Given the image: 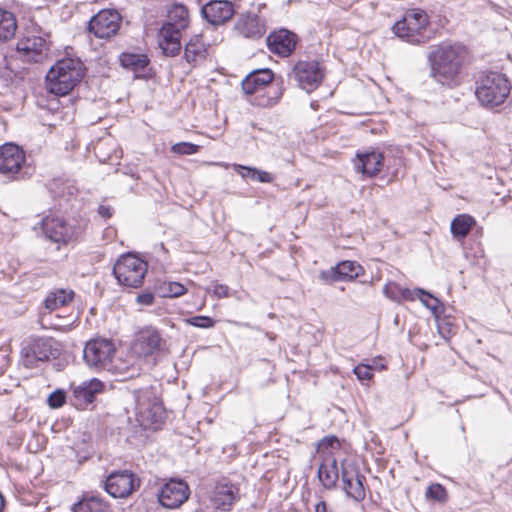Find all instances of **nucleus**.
I'll list each match as a JSON object with an SVG mask.
<instances>
[{
    "instance_id": "1",
    "label": "nucleus",
    "mask_w": 512,
    "mask_h": 512,
    "mask_svg": "<svg viewBox=\"0 0 512 512\" xmlns=\"http://www.w3.org/2000/svg\"><path fill=\"white\" fill-rule=\"evenodd\" d=\"M431 74L433 78L448 86L458 83L461 69L460 48L452 45H440L429 54Z\"/></svg>"
},
{
    "instance_id": "2",
    "label": "nucleus",
    "mask_w": 512,
    "mask_h": 512,
    "mask_svg": "<svg viewBox=\"0 0 512 512\" xmlns=\"http://www.w3.org/2000/svg\"><path fill=\"white\" fill-rule=\"evenodd\" d=\"M84 76L82 62L78 58H63L58 60L46 75V86L49 92L67 95Z\"/></svg>"
},
{
    "instance_id": "3",
    "label": "nucleus",
    "mask_w": 512,
    "mask_h": 512,
    "mask_svg": "<svg viewBox=\"0 0 512 512\" xmlns=\"http://www.w3.org/2000/svg\"><path fill=\"white\" fill-rule=\"evenodd\" d=\"M429 17L423 10H409L393 26V32L409 43H424L429 40L427 28Z\"/></svg>"
},
{
    "instance_id": "4",
    "label": "nucleus",
    "mask_w": 512,
    "mask_h": 512,
    "mask_svg": "<svg viewBox=\"0 0 512 512\" xmlns=\"http://www.w3.org/2000/svg\"><path fill=\"white\" fill-rule=\"evenodd\" d=\"M510 93L508 79L501 73L491 72L480 78L476 97L483 106L501 105Z\"/></svg>"
},
{
    "instance_id": "5",
    "label": "nucleus",
    "mask_w": 512,
    "mask_h": 512,
    "mask_svg": "<svg viewBox=\"0 0 512 512\" xmlns=\"http://www.w3.org/2000/svg\"><path fill=\"white\" fill-rule=\"evenodd\" d=\"M148 265L132 253L119 257L113 267V274L121 286L138 288L143 284Z\"/></svg>"
},
{
    "instance_id": "6",
    "label": "nucleus",
    "mask_w": 512,
    "mask_h": 512,
    "mask_svg": "<svg viewBox=\"0 0 512 512\" xmlns=\"http://www.w3.org/2000/svg\"><path fill=\"white\" fill-rule=\"evenodd\" d=\"M60 354L59 344L52 338H32L23 343L21 359L27 368H33L38 362L55 359Z\"/></svg>"
},
{
    "instance_id": "7",
    "label": "nucleus",
    "mask_w": 512,
    "mask_h": 512,
    "mask_svg": "<svg viewBox=\"0 0 512 512\" xmlns=\"http://www.w3.org/2000/svg\"><path fill=\"white\" fill-rule=\"evenodd\" d=\"M115 352V346L110 340L98 338L86 343L83 356L88 366L96 369L111 370V362Z\"/></svg>"
},
{
    "instance_id": "8",
    "label": "nucleus",
    "mask_w": 512,
    "mask_h": 512,
    "mask_svg": "<svg viewBox=\"0 0 512 512\" xmlns=\"http://www.w3.org/2000/svg\"><path fill=\"white\" fill-rule=\"evenodd\" d=\"M166 341L161 337L157 329L147 326L139 330L131 344V352L138 358H147L162 351Z\"/></svg>"
},
{
    "instance_id": "9",
    "label": "nucleus",
    "mask_w": 512,
    "mask_h": 512,
    "mask_svg": "<svg viewBox=\"0 0 512 512\" xmlns=\"http://www.w3.org/2000/svg\"><path fill=\"white\" fill-rule=\"evenodd\" d=\"M141 480L129 470L114 471L105 481V490L114 498H127L140 488Z\"/></svg>"
},
{
    "instance_id": "10",
    "label": "nucleus",
    "mask_w": 512,
    "mask_h": 512,
    "mask_svg": "<svg viewBox=\"0 0 512 512\" xmlns=\"http://www.w3.org/2000/svg\"><path fill=\"white\" fill-rule=\"evenodd\" d=\"M341 478L347 496L356 501H362L365 498V476L360 473L357 465L351 462H342Z\"/></svg>"
},
{
    "instance_id": "11",
    "label": "nucleus",
    "mask_w": 512,
    "mask_h": 512,
    "mask_svg": "<svg viewBox=\"0 0 512 512\" xmlns=\"http://www.w3.org/2000/svg\"><path fill=\"white\" fill-rule=\"evenodd\" d=\"M190 490L186 482L171 479L165 483L158 493L159 503L169 509L180 507L189 497Z\"/></svg>"
},
{
    "instance_id": "12",
    "label": "nucleus",
    "mask_w": 512,
    "mask_h": 512,
    "mask_svg": "<svg viewBox=\"0 0 512 512\" xmlns=\"http://www.w3.org/2000/svg\"><path fill=\"white\" fill-rule=\"evenodd\" d=\"M294 79L306 90L315 89L323 79V70L317 61H299L293 69Z\"/></svg>"
},
{
    "instance_id": "13",
    "label": "nucleus",
    "mask_w": 512,
    "mask_h": 512,
    "mask_svg": "<svg viewBox=\"0 0 512 512\" xmlns=\"http://www.w3.org/2000/svg\"><path fill=\"white\" fill-rule=\"evenodd\" d=\"M121 17L115 10H101L90 21L89 30L98 38H110L119 29Z\"/></svg>"
},
{
    "instance_id": "14",
    "label": "nucleus",
    "mask_w": 512,
    "mask_h": 512,
    "mask_svg": "<svg viewBox=\"0 0 512 512\" xmlns=\"http://www.w3.org/2000/svg\"><path fill=\"white\" fill-rule=\"evenodd\" d=\"M16 49L24 61L38 63L46 58L48 46L43 37L28 35L18 41Z\"/></svg>"
},
{
    "instance_id": "15",
    "label": "nucleus",
    "mask_w": 512,
    "mask_h": 512,
    "mask_svg": "<svg viewBox=\"0 0 512 512\" xmlns=\"http://www.w3.org/2000/svg\"><path fill=\"white\" fill-rule=\"evenodd\" d=\"M70 389L72 391V397L70 398L71 403L77 409H83L93 402L97 393L102 391L103 383L93 378L78 385L72 384Z\"/></svg>"
},
{
    "instance_id": "16",
    "label": "nucleus",
    "mask_w": 512,
    "mask_h": 512,
    "mask_svg": "<svg viewBox=\"0 0 512 512\" xmlns=\"http://www.w3.org/2000/svg\"><path fill=\"white\" fill-rule=\"evenodd\" d=\"M363 267L355 261H343L336 266L323 270L319 277L324 283H331L342 280H352L363 274Z\"/></svg>"
},
{
    "instance_id": "17",
    "label": "nucleus",
    "mask_w": 512,
    "mask_h": 512,
    "mask_svg": "<svg viewBox=\"0 0 512 512\" xmlns=\"http://www.w3.org/2000/svg\"><path fill=\"white\" fill-rule=\"evenodd\" d=\"M43 231L47 238L56 243H67L74 236V228L64 219L57 216H49L43 220Z\"/></svg>"
},
{
    "instance_id": "18",
    "label": "nucleus",
    "mask_w": 512,
    "mask_h": 512,
    "mask_svg": "<svg viewBox=\"0 0 512 512\" xmlns=\"http://www.w3.org/2000/svg\"><path fill=\"white\" fill-rule=\"evenodd\" d=\"M24 162V152L17 145L4 144L0 147V173L15 174L21 169Z\"/></svg>"
},
{
    "instance_id": "19",
    "label": "nucleus",
    "mask_w": 512,
    "mask_h": 512,
    "mask_svg": "<svg viewBox=\"0 0 512 512\" xmlns=\"http://www.w3.org/2000/svg\"><path fill=\"white\" fill-rule=\"evenodd\" d=\"M183 29L178 28L172 22L165 23L158 34V44L163 50L164 54L168 56H174L179 53L181 49V31Z\"/></svg>"
},
{
    "instance_id": "20",
    "label": "nucleus",
    "mask_w": 512,
    "mask_h": 512,
    "mask_svg": "<svg viewBox=\"0 0 512 512\" xmlns=\"http://www.w3.org/2000/svg\"><path fill=\"white\" fill-rule=\"evenodd\" d=\"M384 156L381 152L372 150L356 154L354 166L357 172L367 177L376 176L383 167Z\"/></svg>"
},
{
    "instance_id": "21",
    "label": "nucleus",
    "mask_w": 512,
    "mask_h": 512,
    "mask_svg": "<svg viewBox=\"0 0 512 512\" xmlns=\"http://www.w3.org/2000/svg\"><path fill=\"white\" fill-rule=\"evenodd\" d=\"M136 416H160L163 412L162 402L149 389L140 390L135 396Z\"/></svg>"
},
{
    "instance_id": "22",
    "label": "nucleus",
    "mask_w": 512,
    "mask_h": 512,
    "mask_svg": "<svg viewBox=\"0 0 512 512\" xmlns=\"http://www.w3.org/2000/svg\"><path fill=\"white\" fill-rule=\"evenodd\" d=\"M267 45L271 52L287 57L295 49L296 36L288 30L281 29L268 36Z\"/></svg>"
},
{
    "instance_id": "23",
    "label": "nucleus",
    "mask_w": 512,
    "mask_h": 512,
    "mask_svg": "<svg viewBox=\"0 0 512 512\" xmlns=\"http://www.w3.org/2000/svg\"><path fill=\"white\" fill-rule=\"evenodd\" d=\"M203 16L214 25L222 24L229 20L234 14L231 2L225 0H214L202 8Z\"/></svg>"
},
{
    "instance_id": "24",
    "label": "nucleus",
    "mask_w": 512,
    "mask_h": 512,
    "mask_svg": "<svg viewBox=\"0 0 512 512\" xmlns=\"http://www.w3.org/2000/svg\"><path fill=\"white\" fill-rule=\"evenodd\" d=\"M274 79L273 72L270 69L257 70L250 73L242 81V89L245 94L257 98L262 90Z\"/></svg>"
},
{
    "instance_id": "25",
    "label": "nucleus",
    "mask_w": 512,
    "mask_h": 512,
    "mask_svg": "<svg viewBox=\"0 0 512 512\" xmlns=\"http://www.w3.org/2000/svg\"><path fill=\"white\" fill-rule=\"evenodd\" d=\"M129 429L133 437H147L164 424V418H128Z\"/></svg>"
},
{
    "instance_id": "26",
    "label": "nucleus",
    "mask_w": 512,
    "mask_h": 512,
    "mask_svg": "<svg viewBox=\"0 0 512 512\" xmlns=\"http://www.w3.org/2000/svg\"><path fill=\"white\" fill-rule=\"evenodd\" d=\"M318 478L325 488H333L339 478L337 460L332 455H326L318 469Z\"/></svg>"
},
{
    "instance_id": "27",
    "label": "nucleus",
    "mask_w": 512,
    "mask_h": 512,
    "mask_svg": "<svg viewBox=\"0 0 512 512\" xmlns=\"http://www.w3.org/2000/svg\"><path fill=\"white\" fill-rule=\"evenodd\" d=\"M236 30L245 37L259 38L265 33V27L255 15H243L236 23Z\"/></svg>"
},
{
    "instance_id": "28",
    "label": "nucleus",
    "mask_w": 512,
    "mask_h": 512,
    "mask_svg": "<svg viewBox=\"0 0 512 512\" xmlns=\"http://www.w3.org/2000/svg\"><path fill=\"white\" fill-rule=\"evenodd\" d=\"M74 296V291L71 289H55L47 294L44 306L50 312L66 308L73 301Z\"/></svg>"
},
{
    "instance_id": "29",
    "label": "nucleus",
    "mask_w": 512,
    "mask_h": 512,
    "mask_svg": "<svg viewBox=\"0 0 512 512\" xmlns=\"http://www.w3.org/2000/svg\"><path fill=\"white\" fill-rule=\"evenodd\" d=\"M238 488L230 483H219L215 486L212 501L217 508L226 509L235 500Z\"/></svg>"
},
{
    "instance_id": "30",
    "label": "nucleus",
    "mask_w": 512,
    "mask_h": 512,
    "mask_svg": "<svg viewBox=\"0 0 512 512\" xmlns=\"http://www.w3.org/2000/svg\"><path fill=\"white\" fill-rule=\"evenodd\" d=\"M185 59L188 63L197 65L202 63L207 56V47L203 39L199 35L190 38L185 47Z\"/></svg>"
},
{
    "instance_id": "31",
    "label": "nucleus",
    "mask_w": 512,
    "mask_h": 512,
    "mask_svg": "<svg viewBox=\"0 0 512 512\" xmlns=\"http://www.w3.org/2000/svg\"><path fill=\"white\" fill-rule=\"evenodd\" d=\"M283 94V88L280 84H268L257 98H253L252 102L261 107H271L279 102Z\"/></svg>"
},
{
    "instance_id": "32",
    "label": "nucleus",
    "mask_w": 512,
    "mask_h": 512,
    "mask_svg": "<svg viewBox=\"0 0 512 512\" xmlns=\"http://www.w3.org/2000/svg\"><path fill=\"white\" fill-rule=\"evenodd\" d=\"M232 167L243 179H251L260 183H272L274 181V176L270 172L260 170L256 167L243 166L240 164H233Z\"/></svg>"
},
{
    "instance_id": "33",
    "label": "nucleus",
    "mask_w": 512,
    "mask_h": 512,
    "mask_svg": "<svg viewBox=\"0 0 512 512\" xmlns=\"http://www.w3.org/2000/svg\"><path fill=\"white\" fill-rule=\"evenodd\" d=\"M17 21L14 14L0 8V41H8L15 36Z\"/></svg>"
},
{
    "instance_id": "34",
    "label": "nucleus",
    "mask_w": 512,
    "mask_h": 512,
    "mask_svg": "<svg viewBox=\"0 0 512 512\" xmlns=\"http://www.w3.org/2000/svg\"><path fill=\"white\" fill-rule=\"evenodd\" d=\"M476 224L475 219L468 214H460L451 222V233L455 238H465Z\"/></svg>"
},
{
    "instance_id": "35",
    "label": "nucleus",
    "mask_w": 512,
    "mask_h": 512,
    "mask_svg": "<svg viewBox=\"0 0 512 512\" xmlns=\"http://www.w3.org/2000/svg\"><path fill=\"white\" fill-rule=\"evenodd\" d=\"M414 290L403 288L395 282L387 283L383 288L384 295L390 300L401 303L414 300Z\"/></svg>"
},
{
    "instance_id": "36",
    "label": "nucleus",
    "mask_w": 512,
    "mask_h": 512,
    "mask_svg": "<svg viewBox=\"0 0 512 512\" xmlns=\"http://www.w3.org/2000/svg\"><path fill=\"white\" fill-rule=\"evenodd\" d=\"M73 512H108L109 506L101 498L92 496L83 498L72 507Z\"/></svg>"
},
{
    "instance_id": "37",
    "label": "nucleus",
    "mask_w": 512,
    "mask_h": 512,
    "mask_svg": "<svg viewBox=\"0 0 512 512\" xmlns=\"http://www.w3.org/2000/svg\"><path fill=\"white\" fill-rule=\"evenodd\" d=\"M120 62L123 67L138 73L146 68L149 60L144 54L123 53L120 57Z\"/></svg>"
},
{
    "instance_id": "38",
    "label": "nucleus",
    "mask_w": 512,
    "mask_h": 512,
    "mask_svg": "<svg viewBox=\"0 0 512 512\" xmlns=\"http://www.w3.org/2000/svg\"><path fill=\"white\" fill-rule=\"evenodd\" d=\"M157 291L161 297H180L187 292L183 284L179 282H162L158 285Z\"/></svg>"
},
{
    "instance_id": "39",
    "label": "nucleus",
    "mask_w": 512,
    "mask_h": 512,
    "mask_svg": "<svg viewBox=\"0 0 512 512\" xmlns=\"http://www.w3.org/2000/svg\"><path fill=\"white\" fill-rule=\"evenodd\" d=\"M188 15V10L184 5H174L169 10L168 22H172L174 25H177L178 28L184 29L188 23Z\"/></svg>"
},
{
    "instance_id": "40",
    "label": "nucleus",
    "mask_w": 512,
    "mask_h": 512,
    "mask_svg": "<svg viewBox=\"0 0 512 512\" xmlns=\"http://www.w3.org/2000/svg\"><path fill=\"white\" fill-rule=\"evenodd\" d=\"M414 299L416 297L422 302V304L430 309L433 312H436L439 307V300L432 296L430 293L424 291L423 289H415L414 291Z\"/></svg>"
},
{
    "instance_id": "41",
    "label": "nucleus",
    "mask_w": 512,
    "mask_h": 512,
    "mask_svg": "<svg viewBox=\"0 0 512 512\" xmlns=\"http://www.w3.org/2000/svg\"><path fill=\"white\" fill-rule=\"evenodd\" d=\"M67 400V396L64 390L56 389L47 398V404L52 409L62 407Z\"/></svg>"
},
{
    "instance_id": "42",
    "label": "nucleus",
    "mask_w": 512,
    "mask_h": 512,
    "mask_svg": "<svg viewBox=\"0 0 512 512\" xmlns=\"http://www.w3.org/2000/svg\"><path fill=\"white\" fill-rule=\"evenodd\" d=\"M426 496L438 502H445L447 500V491L441 484L436 483L428 487Z\"/></svg>"
},
{
    "instance_id": "43",
    "label": "nucleus",
    "mask_w": 512,
    "mask_h": 512,
    "mask_svg": "<svg viewBox=\"0 0 512 512\" xmlns=\"http://www.w3.org/2000/svg\"><path fill=\"white\" fill-rule=\"evenodd\" d=\"M171 150L176 154L192 155L198 152L199 146L189 142H180L174 144Z\"/></svg>"
},
{
    "instance_id": "44",
    "label": "nucleus",
    "mask_w": 512,
    "mask_h": 512,
    "mask_svg": "<svg viewBox=\"0 0 512 512\" xmlns=\"http://www.w3.org/2000/svg\"><path fill=\"white\" fill-rule=\"evenodd\" d=\"M354 374L360 382L369 381L373 378L372 368L365 363H360L353 369Z\"/></svg>"
},
{
    "instance_id": "45",
    "label": "nucleus",
    "mask_w": 512,
    "mask_h": 512,
    "mask_svg": "<svg viewBox=\"0 0 512 512\" xmlns=\"http://www.w3.org/2000/svg\"><path fill=\"white\" fill-rule=\"evenodd\" d=\"M188 324L198 328H212L215 325L214 319L208 316H194L186 320Z\"/></svg>"
},
{
    "instance_id": "46",
    "label": "nucleus",
    "mask_w": 512,
    "mask_h": 512,
    "mask_svg": "<svg viewBox=\"0 0 512 512\" xmlns=\"http://www.w3.org/2000/svg\"><path fill=\"white\" fill-rule=\"evenodd\" d=\"M57 318L60 320L59 322H56V323H52V327L56 330H61V331H68L71 329L73 323L75 322L76 320V317L73 316V315H68L66 317H61L59 315H57Z\"/></svg>"
},
{
    "instance_id": "47",
    "label": "nucleus",
    "mask_w": 512,
    "mask_h": 512,
    "mask_svg": "<svg viewBox=\"0 0 512 512\" xmlns=\"http://www.w3.org/2000/svg\"><path fill=\"white\" fill-rule=\"evenodd\" d=\"M212 292L217 298H226L229 296V287L224 284L215 283Z\"/></svg>"
},
{
    "instance_id": "48",
    "label": "nucleus",
    "mask_w": 512,
    "mask_h": 512,
    "mask_svg": "<svg viewBox=\"0 0 512 512\" xmlns=\"http://www.w3.org/2000/svg\"><path fill=\"white\" fill-rule=\"evenodd\" d=\"M136 301L140 305L150 306L154 302V295L151 292H145V293L139 294L136 298Z\"/></svg>"
},
{
    "instance_id": "49",
    "label": "nucleus",
    "mask_w": 512,
    "mask_h": 512,
    "mask_svg": "<svg viewBox=\"0 0 512 512\" xmlns=\"http://www.w3.org/2000/svg\"><path fill=\"white\" fill-rule=\"evenodd\" d=\"M13 78V71L8 68L4 67L2 70H0V79L3 81L4 85H7Z\"/></svg>"
},
{
    "instance_id": "50",
    "label": "nucleus",
    "mask_w": 512,
    "mask_h": 512,
    "mask_svg": "<svg viewBox=\"0 0 512 512\" xmlns=\"http://www.w3.org/2000/svg\"><path fill=\"white\" fill-rule=\"evenodd\" d=\"M320 447H334V445L339 446L338 439L335 436L324 437L320 442Z\"/></svg>"
},
{
    "instance_id": "51",
    "label": "nucleus",
    "mask_w": 512,
    "mask_h": 512,
    "mask_svg": "<svg viewBox=\"0 0 512 512\" xmlns=\"http://www.w3.org/2000/svg\"><path fill=\"white\" fill-rule=\"evenodd\" d=\"M372 368V373L374 374V371H382L386 369V365L382 363L381 358H375L371 361L370 364H368Z\"/></svg>"
},
{
    "instance_id": "52",
    "label": "nucleus",
    "mask_w": 512,
    "mask_h": 512,
    "mask_svg": "<svg viewBox=\"0 0 512 512\" xmlns=\"http://www.w3.org/2000/svg\"><path fill=\"white\" fill-rule=\"evenodd\" d=\"M98 213L104 218H110L112 215V209L109 206L101 205L98 209Z\"/></svg>"
},
{
    "instance_id": "53",
    "label": "nucleus",
    "mask_w": 512,
    "mask_h": 512,
    "mask_svg": "<svg viewBox=\"0 0 512 512\" xmlns=\"http://www.w3.org/2000/svg\"><path fill=\"white\" fill-rule=\"evenodd\" d=\"M315 512H327V505L324 501H320L315 506Z\"/></svg>"
},
{
    "instance_id": "54",
    "label": "nucleus",
    "mask_w": 512,
    "mask_h": 512,
    "mask_svg": "<svg viewBox=\"0 0 512 512\" xmlns=\"http://www.w3.org/2000/svg\"><path fill=\"white\" fill-rule=\"evenodd\" d=\"M209 165H216V166H220V167H224V168H228L229 165L227 163H224V162H210L208 163Z\"/></svg>"
},
{
    "instance_id": "55",
    "label": "nucleus",
    "mask_w": 512,
    "mask_h": 512,
    "mask_svg": "<svg viewBox=\"0 0 512 512\" xmlns=\"http://www.w3.org/2000/svg\"><path fill=\"white\" fill-rule=\"evenodd\" d=\"M5 506L4 497L0 494V512H3Z\"/></svg>"
}]
</instances>
